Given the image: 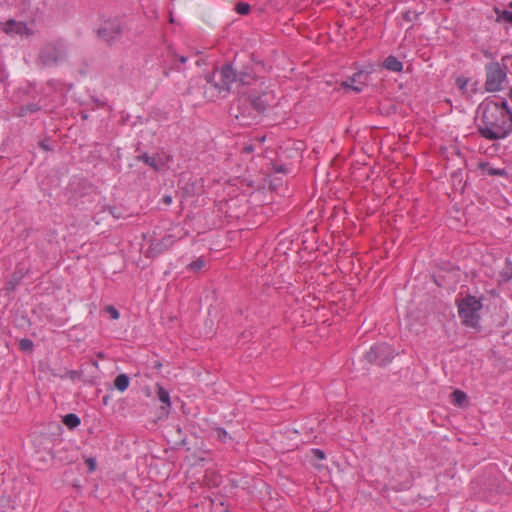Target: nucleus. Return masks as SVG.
<instances>
[{"instance_id": "bb28decb", "label": "nucleus", "mask_w": 512, "mask_h": 512, "mask_svg": "<svg viewBox=\"0 0 512 512\" xmlns=\"http://www.w3.org/2000/svg\"><path fill=\"white\" fill-rule=\"evenodd\" d=\"M215 432L217 434V438L221 441V442H226V440L230 437L227 433V431L224 429V428H221V427H218L215 429Z\"/></svg>"}, {"instance_id": "9d476101", "label": "nucleus", "mask_w": 512, "mask_h": 512, "mask_svg": "<svg viewBox=\"0 0 512 512\" xmlns=\"http://www.w3.org/2000/svg\"><path fill=\"white\" fill-rule=\"evenodd\" d=\"M253 58L250 57V60L247 64L239 66L238 61L236 60L235 68H237V83L242 86L251 85L256 79V72L253 67Z\"/></svg>"}, {"instance_id": "aec40b11", "label": "nucleus", "mask_w": 512, "mask_h": 512, "mask_svg": "<svg viewBox=\"0 0 512 512\" xmlns=\"http://www.w3.org/2000/svg\"><path fill=\"white\" fill-rule=\"evenodd\" d=\"M80 418L74 414V413H69V414H66L64 417H63V423L69 428V429H74L76 428L77 426L80 425Z\"/></svg>"}, {"instance_id": "2eb2a0df", "label": "nucleus", "mask_w": 512, "mask_h": 512, "mask_svg": "<svg viewBox=\"0 0 512 512\" xmlns=\"http://www.w3.org/2000/svg\"><path fill=\"white\" fill-rule=\"evenodd\" d=\"M139 161H143L145 164L153 168L155 171H159L163 166V163H160L155 156H149L147 153H143L137 156Z\"/></svg>"}, {"instance_id": "6ab92c4d", "label": "nucleus", "mask_w": 512, "mask_h": 512, "mask_svg": "<svg viewBox=\"0 0 512 512\" xmlns=\"http://www.w3.org/2000/svg\"><path fill=\"white\" fill-rule=\"evenodd\" d=\"M23 278V274L19 272H15L12 274L10 280L7 282L6 290L7 292H13L16 287L20 284Z\"/></svg>"}, {"instance_id": "c03bdc74", "label": "nucleus", "mask_w": 512, "mask_h": 512, "mask_svg": "<svg viewBox=\"0 0 512 512\" xmlns=\"http://www.w3.org/2000/svg\"><path fill=\"white\" fill-rule=\"evenodd\" d=\"M510 471L512 472V465H511V467H510Z\"/></svg>"}, {"instance_id": "72a5a7b5", "label": "nucleus", "mask_w": 512, "mask_h": 512, "mask_svg": "<svg viewBox=\"0 0 512 512\" xmlns=\"http://www.w3.org/2000/svg\"><path fill=\"white\" fill-rule=\"evenodd\" d=\"M469 80L466 79V78H462V77H459L457 78L456 80V84L458 86V88L464 93L465 92V89L467 87V84H468Z\"/></svg>"}, {"instance_id": "473e14b6", "label": "nucleus", "mask_w": 512, "mask_h": 512, "mask_svg": "<svg viewBox=\"0 0 512 512\" xmlns=\"http://www.w3.org/2000/svg\"><path fill=\"white\" fill-rule=\"evenodd\" d=\"M85 463L88 466V472L89 473H93L96 470L97 463H96V459L95 458L89 457V458H87L85 460Z\"/></svg>"}, {"instance_id": "e433bc0d", "label": "nucleus", "mask_w": 512, "mask_h": 512, "mask_svg": "<svg viewBox=\"0 0 512 512\" xmlns=\"http://www.w3.org/2000/svg\"><path fill=\"white\" fill-rule=\"evenodd\" d=\"M273 170L276 173H283V174H285V173H287L288 169L284 165L274 164L273 165Z\"/></svg>"}, {"instance_id": "4be33fe9", "label": "nucleus", "mask_w": 512, "mask_h": 512, "mask_svg": "<svg viewBox=\"0 0 512 512\" xmlns=\"http://www.w3.org/2000/svg\"><path fill=\"white\" fill-rule=\"evenodd\" d=\"M40 109H41V107L38 104H36V103H29V104L21 106L19 115L20 116H26L28 114L37 112Z\"/></svg>"}, {"instance_id": "b1692460", "label": "nucleus", "mask_w": 512, "mask_h": 512, "mask_svg": "<svg viewBox=\"0 0 512 512\" xmlns=\"http://www.w3.org/2000/svg\"><path fill=\"white\" fill-rule=\"evenodd\" d=\"M500 277L504 282L512 280V262H507V266L503 271H501Z\"/></svg>"}, {"instance_id": "1a4fd4ad", "label": "nucleus", "mask_w": 512, "mask_h": 512, "mask_svg": "<svg viewBox=\"0 0 512 512\" xmlns=\"http://www.w3.org/2000/svg\"><path fill=\"white\" fill-rule=\"evenodd\" d=\"M250 106L256 112L258 117L263 114L276 100L273 91H263L261 94L250 93L246 96Z\"/></svg>"}, {"instance_id": "f704fd0d", "label": "nucleus", "mask_w": 512, "mask_h": 512, "mask_svg": "<svg viewBox=\"0 0 512 512\" xmlns=\"http://www.w3.org/2000/svg\"><path fill=\"white\" fill-rule=\"evenodd\" d=\"M171 70L180 71V67L178 65H174V64H171L169 67L164 66L163 72H162L163 76L166 78L169 77Z\"/></svg>"}, {"instance_id": "f8f14e48", "label": "nucleus", "mask_w": 512, "mask_h": 512, "mask_svg": "<svg viewBox=\"0 0 512 512\" xmlns=\"http://www.w3.org/2000/svg\"><path fill=\"white\" fill-rule=\"evenodd\" d=\"M3 30L7 34H24L28 28L25 23L10 19L5 23Z\"/></svg>"}, {"instance_id": "a19ab883", "label": "nucleus", "mask_w": 512, "mask_h": 512, "mask_svg": "<svg viewBox=\"0 0 512 512\" xmlns=\"http://www.w3.org/2000/svg\"><path fill=\"white\" fill-rule=\"evenodd\" d=\"M484 55H485L486 57H491V53H490V52H488V51H484Z\"/></svg>"}, {"instance_id": "2f4dec72", "label": "nucleus", "mask_w": 512, "mask_h": 512, "mask_svg": "<svg viewBox=\"0 0 512 512\" xmlns=\"http://www.w3.org/2000/svg\"><path fill=\"white\" fill-rule=\"evenodd\" d=\"M418 17V13L415 11H406L403 13V19L407 22H413Z\"/></svg>"}, {"instance_id": "7ed1b4c3", "label": "nucleus", "mask_w": 512, "mask_h": 512, "mask_svg": "<svg viewBox=\"0 0 512 512\" xmlns=\"http://www.w3.org/2000/svg\"><path fill=\"white\" fill-rule=\"evenodd\" d=\"M482 307L481 300L475 296L468 294L462 298L458 303V314L462 323L467 327L478 328Z\"/></svg>"}, {"instance_id": "58836bf2", "label": "nucleus", "mask_w": 512, "mask_h": 512, "mask_svg": "<svg viewBox=\"0 0 512 512\" xmlns=\"http://www.w3.org/2000/svg\"><path fill=\"white\" fill-rule=\"evenodd\" d=\"M162 202L166 205H170L172 203V196L164 195L162 198Z\"/></svg>"}, {"instance_id": "f257e3e1", "label": "nucleus", "mask_w": 512, "mask_h": 512, "mask_svg": "<svg viewBox=\"0 0 512 512\" xmlns=\"http://www.w3.org/2000/svg\"><path fill=\"white\" fill-rule=\"evenodd\" d=\"M480 123L477 125L481 137L489 141L500 140L512 133V109L507 100L486 99L478 107Z\"/></svg>"}, {"instance_id": "4468645a", "label": "nucleus", "mask_w": 512, "mask_h": 512, "mask_svg": "<svg viewBox=\"0 0 512 512\" xmlns=\"http://www.w3.org/2000/svg\"><path fill=\"white\" fill-rule=\"evenodd\" d=\"M372 71L368 70H360L350 77L351 82L356 83V86H361L362 88L367 85V80Z\"/></svg>"}, {"instance_id": "7c9ffc66", "label": "nucleus", "mask_w": 512, "mask_h": 512, "mask_svg": "<svg viewBox=\"0 0 512 512\" xmlns=\"http://www.w3.org/2000/svg\"><path fill=\"white\" fill-rule=\"evenodd\" d=\"M354 82H351L350 78L344 82H342V87L344 88H350L352 89L353 91H355L356 93H359L362 91V87L361 86H356V85H353Z\"/></svg>"}, {"instance_id": "4c0bfd02", "label": "nucleus", "mask_w": 512, "mask_h": 512, "mask_svg": "<svg viewBox=\"0 0 512 512\" xmlns=\"http://www.w3.org/2000/svg\"><path fill=\"white\" fill-rule=\"evenodd\" d=\"M254 151V146L252 144L245 145L242 149V152L245 154H250Z\"/></svg>"}, {"instance_id": "9b49d317", "label": "nucleus", "mask_w": 512, "mask_h": 512, "mask_svg": "<svg viewBox=\"0 0 512 512\" xmlns=\"http://www.w3.org/2000/svg\"><path fill=\"white\" fill-rule=\"evenodd\" d=\"M175 240L172 235H166L162 239L151 240L146 251L147 257H156L173 246Z\"/></svg>"}, {"instance_id": "0eeeda50", "label": "nucleus", "mask_w": 512, "mask_h": 512, "mask_svg": "<svg viewBox=\"0 0 512 512\" xmlns=\"http://www.w3.org/2000/svg\"><path fill=\"white\" fill-rule=\"evenodd\" d=\"M365 358L371 364L385 366L394 358V352L390 345L381 343L371 347Z\"/></svg>"}, {"instance_id": "c85d7f7f", "label": "nucleus", "mask_w": 512, "mask_h": 512, "mask_svg": "<svg viewBox=\"0 0 512 512\" xmlns=\"http://www.w3.org/2000/svg\"><path fill=\"white\" fill-rule=\"evenodd\" d=\"M310 453H311V457L315 460L320 461V460L325 459V453L323 450L314 448V449H311Z\"/></svg>"}, {"instance_id": "ea45409f", "label": "nucleus", "mask_w": 512, "mask_h": 512, "mask_svg": "<svg viewBox=\"0 0 512 512\" xmlns=\"http://www.w3.org/2000/svg\"><path fill=\"white\" fill-rule=\"evenodd\" d=\"M178 62L181 64H185L187 62V57L183 55L178 56Z\"/></svg>"}, {"instance_id": "412c9836", "label": "nucleus", "mask_w": 512, "mask_h": 512, "mask_svg": "<svg viewBox=\"0 0 512 512\" xmlns=\"http://www.w3.org/2000/svg\"><path fill=\"white\" fill-rule=\"evenodd\" d=\"M157 395H158L159 400L163 404H165L167 407H170V405H171L170 395H169V392L165 388H163L160 385H157Z\"/></svg>"}, {"instance_id": "dca6fc26", "label": "nucleus", "mask_w": 512, "mask_h": 512, "mask_svg": "<svg viewBox=\"0 0 512 512\" xmlns=\"http://www.w3.org/2000/svg\"><path fill=\"white\" fill-rule=\"evenodd\" d=\"M479 168L491 176H507V171L504 168H493L488 162L479 163Z\"/></svg>"}, {"instance_id": "ddd939ff", "label": "nucleus", "mask_w": 512, "mask_h": 512, "mask_svg": "<svg viewBox=\"0 0 512 512\" xmlns=\"http://www.w3.org/2000/svg\"><path fill=\"white\" fill-rule=\"evenodd\" d=\"M382 67L392 72H401L403 70V63L397 57L389 55L383 61Z\"/></svg>"}, {"instance_id": "393cba45", "label": "nucleus", "mask_w": 512, "mask_h": 512, "mask_svg": "<svg viewBox=\"0 0 512 512\" xmlns=\"http://www.w3.org/2000/svg\"><path fill=\"white\" fill-rule=\"evenodd\" d=\"M33 341L28 338H23L19 342V348L24 352H31L33 350Z\"/></svg>"}, {"instance_id": "79ce46f5", "label": "nucleus", "mask_w": 512, "mask_h": 512, "mask_svg": "<svg viewBox=\"0 0 512 512\" xmlns=\"http://www.w3.org/2000/svg\"><path fill=\"white\" fill-rule=\"evenodd\" d=\"M44 149H47L46 144H41Z\"/></svg>"}, {"instance_id": "f03ea898", "label": "nucleus", "mask_w": 512, "mask_h": 512, "mask_svg": "<svg viewBox=\"0 0 512 512\" xmlns=\"http://www.w3.org/2000/svg\"><path fill=\"white\" fill-rule=\"evenodd\" d=\"M236 57L232 63L222 65L219 72H213L205 75L208 84L214 87L219 93L229 92L231 85L237 82Z\"/></svg>"}, {"instance_id": "c9c22d12", "label": "nucleus", "mask_w": 512, "mask_h": 512, "mask_svg": "<svg viewBox=\"0 0 512 512\" xmlns=\"http://www.w3.org/2000/svg\"><path fill=\"white\" fill-rule=\"evenodd\" d=\"M499 17L508 23H512V11L503 10Z\"/></svg>"}, {"instance_id": "cd10ccee", "label": "nucleus", "mask_w": 512, "mask_h": 512, "mask_svg": "<svg viewBox=\"0 0 512 512\" xmlns=\"http://www.w3.org/2000/svg\"><path fill=\"white\" fill-rule=\"evenodd\" d=\"M178 54L176 53V51L169 47L167 49V58L171 61V64H174V65H177V62H178Z\"/></svg>"}, {"instance_id": "c756f323", "label": "nucleus", "mask_w": 512, "mask_h": 512, "mask_svg": "<svg viewBox=\"0 0 512 512\" xmlns=\"http://www.w3.org/2000/svg\"><path fill=\"white\" fill-rule=\"evenodd\" d=\"M105 311L109 313L110 317L113 320H117L120 316L119 311L112 305H108L105 307Z\"/></svg>"}, {"instance_id": "423d86ee", "label": "nucleus", "mask_w": 512, "mask_h": 512, "mask_svg": "<svg viewBox=\"0 0 512 512\" xmlns=\"http://www.w3.org/2000/svg\"><path fill=\"white\" fill-rule=\"evenodd\" d=\"M66 52L63 43H47L39 53V60L44 66H55L63 61Z\"/></svg>"}, {"instance_id": "a878e982", "label": "nucleus", "mask_w": 512, "mask_h": 512, "mask_svg": "<svg viewBox=\"0 0 512 512\" xmlns=\"http://www.w3.org/2000/svg\"><path fill=\"white\" fill-rule=\"evenodd\" d=\"M235 10L240 15H246L250 11V5L247 3L239 2L236 4Z\"/></svg>"}, {"instance_id": "20e7f679", "label": "nucleus", "mask_w": 512, "mask_h": 512, "mask_svg": "<svg viewBox=\"0 0 512 512\" xmlns=\"http://www.w3.org/2000/svg\"><path fill=\"white\" fill-rule=\"evenodd\" d=\"M126 30L128 28L125 21L120 18H113L105 20L95 32L99 40L112 47L116 42L120 41Z\"/></svg>"}, {"instance_id": "6e6552de", "label": "nucleus", "mask_w": 512, "mask_h": 512, "mask_svg": "<svg viewBox=\"0 0 512 512\" xmlns=\"http://www.w3.org/2000/svg\"><path fill=\"white\" fill-rule=\"evenodd\" d=\"M231 110L235 111L234 116L242 126H250L258 122L259 117L250 106L246 97L240 98L236 106L232 107Z\"/></svg>"}, {"instance_id": "a211bd4d", "label": "nucleus", "mask_w": 512, "mask_h": 512, "mask_svg": "<svg viewBox=\"0 0 512 512\" xmlns=\"http://www.w3.org/2000/svg\"><path fill=\"white\" fill-rule=\"evenodd\" d=\"M451 402L459 407L464 406L467 403V395L461 390H455L450 395Z\"/></svg>"}, {"instance_id": "f3484780", "label": "nucleus", "mask_w": 512, "mask_h": 512, "mask_svg": "<svg viewBox=\"0 0 512 512\" xmlns=\"http://www.w3.org/2000/svg\"><path fill=\"white\" fill-rule=\"evenodd\" d=\"M129 383H130L129 377L126 374L122 373V374H119L116 376V378L114 380V387L118 391L124 392L128 388Z\"/></svg>"}, {"instance_id": "37998d69", "label": "nucleus", "mask_w": 512, "mask_h": 512, "mask_svg": "<svg viewBox=\"0 0 512 512\" xmlns=\"http://www.w3.org/2000/svg\"><path fill=\"white\" fill-rule=\"evenodd\" d=\"M510 98L512 100V89L510 90Z\"/></svg>"}, {"instance_id": "39448f33", "label": "nucleus", "mask_w": 512, "mask_h": 512, "mask_svg": "<svg viewBox=\"0 0 512 512\" xmlns=\"http://www.w3.org/2000/svg\"><path fill=\"white\" fill-rule=\"evenodd\" d=\"M486 80L485 90L487 92H498L504 88L507 81V66L498 62H489L485 65Z\"/></svg>"}, {"instance_id": "5701e85b", "label": "nucleus", "mask_w": 512, "mask_h": 512, "mask_svg": "<svg viewBox=\"0 0 512 512\" xmlns=\"http://www.w3.org/2000/svg\"><path fill=\"white\" fill-rule=\"evenodd\" d=\"M205 261L203 258H198L196 259L195 261H192L188 266L187 268L190 270V271H193V272H198L200 271L204 266H205Z\"/></svg>"}]
</instances>
